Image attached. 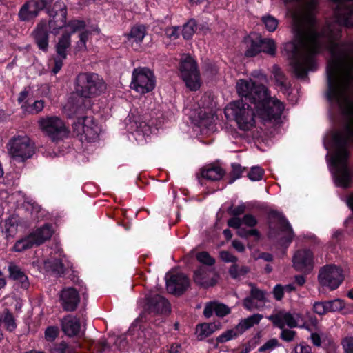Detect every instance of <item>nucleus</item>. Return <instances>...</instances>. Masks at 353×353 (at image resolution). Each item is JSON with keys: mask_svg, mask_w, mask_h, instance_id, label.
Segmentation results:
<instances>
[{"mask_svg": "<svg viewBox=\"0 0 353 353\" xmlns=\"http://www.w3.org/2000/svg\"><path fill=\"white\" fill-rule=\"evenodd\" d=\"M238 94L248 100L256 109L263 122H270L280 118L284 105L279 99L270 97L268 90L261 84H256L251 79H240L236 82Z\"/></svg>", "mask_w": 353, "mask_h": 353, "instance_id": "f257e3e1", "label": "nucleus"}, {"mask_svg": "<svg viewBox=\"0 0 353 353\" xmlns=\"http://www.w3.org/2000/svg\"><path fill=\"white\" fill-rule=\"evenodd\" d=\"M254 105L245 103L243 99L237 100L228 104L225 114L234 119L238 127L245 131L252 130L256 125Z\"/></svg>", "mask_w": 353, "mask_h": 353, "instance_id": "f03ea898", "label": "nucleus"}, {"mask_svg": "<svg viewBox=\"0 0 353 353\" xmlns=\"http://www.w3.org/2000/svg\"><path fill=\"white\" fill-rule=\"evenodd\" d=\"M106 88L103 79L95 73H81L76 79V92L83 97L90 98L102 93Z\"/></svg>", "mask_w": 353, "mask_h": 353, "instance_id": "7ed1b4c3", "label": "nucleus"}, {"mask_svg": "<svg viewBox=\"0 0 353 353\" xmlns=\"http://www.w3.org/2000/svg\"><path fill=\"white\" fill-rule=\"evenodd\" d=\"M39 129L51 141L57 142L69 137L70 130L59 117L47 116L38 121Z\"/></svg>", "mask_w": 353, "mask_h": 353, "instance_id": "20e7f679", "label": "nucleus"}, {"mask_svg": "<svg viewBox=\"0 0 353 353\" xmlns=\"http://www.w3.org/2000/svg\"><path fill=\"white\" fill-rule=\"evenodd\" d=\"M10 157L18 162L30 158L34 152V145L30 137L26 134L12 137L7 144Z\"/></svg>", "mask_w": 353, "mask_h": 353, "instance_id": "39448f33", "label": "nucleus"}, {"mask_svg": "<svg viewBox=\"0 0 353 353\" xmlns=\"http://www.w3.org/2000/svg\"><path fill=\"white\" fill-rule=\"evenodd\" d=\"M181 77L185 85L192 91L199 90L201 85L199 72L195 61L189 55L184 54L180 63Z\"/></svg>", "mask_w": 353, "mask_h": 353, "instance_id": "423d86ee", "label": "nucleus"}, {"mask_svg": "<svg viewBox=\"0 0 353 353\" xmlns=\"http://www.w3.org/2000/svg\"><path fill=\"white\" fill-rule=\"evenodd\" d=\"M155 77L148 68H135L132 74L130 88L136 92L144 94L154 90L155 87Z\"/></svg>", "mask_w": 353, "mask_h": 353, "instance_id": "0eeeda50", "label": "nucleus"}, {"mask_svg": "<svg viewBox=\"0 0 353 353\" xmlns=\"http://www.w3.org/2000/svg\"><path fill=\"white\" fill-rule=\"evenodd\" d=\"M73 132L81 141H95L99 137V128L92 117L79 118L72 125Z\"/></svg>", "mask_w": 353, "mask_h": 353, "instance_id": "6e6552de", "label": "nucleus"}, {"mask_svg": "<svg viewBox=\"0 0 353 353\" xmlns=\"http://www.w3.org/2000/svg\"><path fill=\"white\" fill-rule=\"evenodd\" d=\"M318 279L322 286L333 290L341 285L343 280V275L341 268L334 265H329L321 268Z\"/></svg>", "mask_w": 353, "mask_h": 353, "instance_id": "1a4fd4ad", "label": "nucleus"}, {"mask_svg": "<svg viewBox=\"0 0 353 353\" xmlns=\"http://www.w3.org/2000/svg\"><path fill=\"white\" fill-rule=\"evenodd\" d=\"M50 20L48 26L51 32L57 34L60 30L66 25L67 8L62 1H57L54 3L51 10H48Z\"/></svg>", "mask_w": 353, "mask_h": 353, "instance_id": "9d476101", "label": "nucleus"}, {"mask_svg": "<svg viewBox=\"0 0 353 353\" xmlns=\"http://www.w3.org/2000/svg\"><path fill=\"white\" fill-rule=\"evenodd\" d=\"M268 319L272 322L274 326L283 329L285 326L290 328L297 327L299 322L303 321V316L300 313H290L285 311H279L270 315Z\"/></svg>", "mask_w": 353, "mask_h": 353, "instance_id": "9b49d317", "label": "nucleus"}, {"mask_svg": "<svg viewBox=\"0 0 353 353\" xmlns=\"http://www.w3.org/2000/svg\"><path fill=\"white\" fill-rule=\"evenodd\" d=\"M52 1L28 0L21 6L19 12V17L21 21H30L35 18L41 10L51 3Z\"/></svg>", "mask_w": 353, "mask_h": 353, "instance_id": "f8f14e48", "label": "nucleus"}, {"mask_svg": "<svg viewBox=\"0 0 353 353\" xmlns=\"http://www.w3.org/2000/svg\"><path fill=\"white\" fill-rule=\"evenodd\" d=\"M193 279L200 287L208 288L217 283L219 275L213 269L200 267L194 272Z\"/></svg>", "mask_w": 353, "mask_h": 353, "instance_id": "ddd939ff", "label": "nucleus"}, {"mask_svg": "<svg viewBox=\"0 0 353 353\" xmlns=\"http://www.w3.org/2000/svg\"><path fill=\"white\" fill-rule=\"evenodd\" d=\"M292 262L296 270L308 272L314 266L313 253L307 249L298 250L293 256Z\"/></svg>", "mask_w": 353, "mask_h": 353, "instance_id": "4468645a", "label": "nucleus"}, {"mask_svg": "<svg viewBox=\"0 0 353 353\" xmlns=\"http://www.w3.org/2000/svg\"><path fill=\"white\" fill-rule=\"evenodd\" d=\"M147 309L150 312L168 313L170 312L169 302L159 294H150L147 296Z\"/></svg>", "mask_w": 353, "mask_h": 353, "instance_id": "2eb2a0df", "label": "nucleus"}, {"mask_svg": "<svg viewBox=\"0 0 353 353\" xmlns=\"http://www.w3.org/2000/svg\"><path fill=\"white\" fill-rule=\"evenodd\" d=\"M61 304L66 311H74L79 303V294L73 288H67L61 291L59 295Z\"/></svg>", "mask_w": 353, "mask_h": 353, "instance_id": "dca6fc26", "label": "nucleus"}, {"mask_svg": "<svg viewBox=\"0 0 353 353\" xmlns=\"http://www.w3.org/2000/svg\"><path fill=\"white\" fill-rule=\"evenodd\" d=\"M189 285V279L183 274H173L166 281L168 291L175 294H182Z\"/></svg>", "mask_w": 353, "mask_h": 353, "instance_id": "f3484780", "label": "nucleus"}, {"mask_svg": "<svg viewBox=\"0 0 353 353\" xmlns=\"http://www.w3.org/2000/svg\"><path fill=\"white\" fill-rule=\"evenodd\" d=\"M34 39L39 49L46 51L48 48V33L47 22L41 21L32 32Z\"/></svg>", "mask_w": 353, "mask_h": 353, "instance_id": "a211bd4d", "label": "nucleus"}, {"mask_svg": "<svg viewBox=\"0 0 353 353\" xmlns=\"http://www.w3.org/2000/svg\"><path fill=\"white\" fill-rule=\"evenodd\" d=\"M146 35V28L143 26H136L132 28L127 37L128 43L135 50L140 49L141 43Z\"/></svg>", "mask_w": 353, "mask_h": 353, "instance_id": "6ab92c4d", "label": "nucleus"}, {"mask_svg": "<svg viewBox=\"0 0 353 353\" xmlns=\"http://www.w3.org/2000/svg\"><path fill=\"white\" fill-rule=\"evenodd\" d=\"M219 317H223L230 313V308L223 303L218 301H210L205 304L203 314L205 317L209 318L213 314Z\"/></svg>", "mask_w": 353, "mask_h": 353, "instance_id": "aec40b11", "label": "nucleus"}, {"mask_svg": "<svg viewBox=\"0 0 353 353\" xmlns=\"http://www.w3.org/2000/svg\"><path fill=\"white\" fill-rule=\"evenodd\" d=\"M63 331L69 336L77 335L80 331L79 320L74 316H68L62 321Z\"/></svg>", "mask_w": 353, "mask_h": 353, "instance_id": "412c9836", "label": "nucleus"}, {"mask_svg": "<svg viewBox=\"0 0 353 353\" xmlns=\"http://www.w3.org/2000/svg\"><path fill=\"white\" fill-rule=\"evenodd\" d=\"M53 234L52 226L46 224L41 228H38L35 232L30 234L36 245H39L49 240Z\"/></svg>", "mask_w": 353, "mask_h": 353, "instance_id": "4be33fe9", "label": "nucleus"}, {"mask_svg": "<svg viewBox=\"0 0 353 353\" xmlns=\"http://www.w3.org/2000/svg\"><path fill=\"white\" fill-rule=\"evenodd\" d=\"M71 46V36L70 33L68 31L63 32L59 38L58 41L55 46L56 52L59 57L62 59H65L67 57V50Z\"/></svg>", "mask_w": 353, "mask_h": 353, "instance_id": "5701e85b", "label": "nucleus"}, {"mask_svg": "<svg viewBox=\"0 0 353 353\" xmlns=\"http://www.w3.org/2000/svg\"><path fill=\"white\" fill-rule=\"evenodd\" d=\"M201 174L209 181H218L223 176L225 171L220 166L209 165L201 170Z\"/></svg>", "mask_w": 353, "mask_h": 353, "instance_id": "b1692460", "label": "nucleus"}, {"mask_svg": "<svg viewBox=\"0 0 353 353\" xmlns=\"http://www.w3.org/2000/svg\"><path fill=\"white\" fill-rule=\"evenodd\" d=\"M8 272L10 278L19 281L22 288H27L28 287L29 283L28 281V277L24 272L21 271L19 267L12 263H10L8 266Z\"/></svg>", "mask_w": 353, "mask_h": 353, "instance_id": "393cba45", "label": "nucleus"}, {"mask_svg": "<svg viewBox=\"0 0 353 353\" xmlns=\"http://www.w3.org/2000/svg\"><path fill=\"white\" fill-rule=\"evenodd\" d=\"M272 73L277 85L280 88L281 90L285 93H287L290 88V83L282 72L281 68L277 65H273L272 68Z\"/></svg>", "mask_w": 353, "mask_h": 353, "instance_id": "a878e982", "label": "nucleus"}, {"mask_svg": "<svg viewBox=\"0 0 353 353\" xmlns=\"http://www.w3.org/2000/svg\"><path fill=\"white\" fill-rule=\"evenodd\" d=\"M262 319L263 315L261 314H253L241 321V322L236 325V330L241 334L249 328L253 327L254 325L259 323Z\"/></svg>", "mask_w": 353, "mask_h": 353, "instance_id": "bb28decb", "label": "nucleus"}, {"mask_svg": "<svg viewBox=\"0 0 353 353\" xmlns=\"http://www.w3.org/2000/svg\"><path fill=\"white\" fill-rule=\"evenodd\" d=\"M245 43L247 48V50L245 52V55L246 57H252L261 52V48H260L259 40L254 41L250 38H248L245 39Z\"/></svg>", "mask_w": 353, "mask_h": 353, "instance_id": "cd10ccee", "label": "nucleus"}, {"mask_svg": "<svg viewBox=\"0 0 353 353\" xmlns=\"http://www.w3.org/2000/svg\"><path fill=\"white\" fill-rule=\"evenodd\" d=\"M26 210L30 212V214L35 219H39L44 216L45 211L37 203L33 201H26L24 203Z\"/></svg>", "mask_w": 353, "mask_h": 353, "instance_id": "c85d7f7f", "label": "nucleus"}, {"mask_svg": "<svg viewBox=\"0 0 353 353\" xmlns=\"http://www.w3.org/2000/svg\"><path fill=\"white\" fill-rule=\"evenodd\" d=\"M34 245H36L30 234L28 236L17 241L13 247V250L16 252H23Z\"/></svg>", "mask_w": 353, "mask_h": 353, "instance_id": "c756f323", "label": "nucleus"}, {"mask_svg": "<svg viewBox=\"0 0 353 353\" xmlns=\"http://www.w3.org/2000/svg\"><path fill=\"white\" fill-rule=\"evenodd\" d=\"M260 48L261 52H265L270 55L274 56L276 52V44L273 39H259Z\"/></svg>", "mask_w": 353, "mask_h": 353, "instance_id": "7c9ffc66", "label": "nucleus"}, {"mask_svg": "<svg viewBox=\"0 0 353 353\" xmlns=\"http://www.w3.org/2000/svg\"><path fill=\"white\" fill-rule=\"evenodd\" d=\"M90 36V32L88 30L83 31L79 34V41H77L74 47L76 52H85L87 50L86 43Z\"/></svg>", "mask_w": 353, "mask_h": 353, "instance_id": "2f4dec72", "label": "nucleus"}, {"mask_svg": "<svg viewBox=\"0 0 353 353\" xmlns=\"http://www.w3.org/2000/svg\"><path fill=\"white\" fill-rule=\"evenodd\" d=\"M45 268L57 274H62L64 272L63 265L60 259H48L45 261Z\"/></svg>", "mask_w": 353, "mask_h": 353, "instance_id": "473e14b6", "label": "nucleus"}, {"mask_svg": "<svg viewBox=\"0 0 353 353\" xmlns=\"http://www.w3.org/2000/svg\"><path fill=\"white\" fill-rule=\"evenodd\" d=\"M44 105L45 103L43 100H37L30 105L23 104L21 108L29 114H38L43 110Z\"/></svg>", "mask_w": 353, "mask_h": 353, "instance_id": "72a5a7b5", "label": "nucleus"}, {"mask_svg": "<svg viewBox=\"0 0 353 353\" xmlns=\"http://www.w3.org/2000/svg\"><path fill=\"white\" fill-rule=\"evenodd\" d=\"M250 296L254 299H256V301H257L259 303L261 304L263 307L265 305V303L267 301L266 292L257 288L253 285H250Z\"/></svg>", "mask_w": 353, "mask_h": 353, "instance_id": "f704fd0d", "label": "nucleus"}, {"mask_svg": "<svg viewBox=\"0 0 353 353\" xmlns=\"http://www.w3.org/2000/svg\"><path fill=\"white\" fill-rule=\"evenodd\" d=\"M279 225L281 230L286 234L288 241L291 242L294 237V232L288 221L283 217H279Z\"/></svg>", "mask_w": 353, "mask_h": 353, "instance_id": "c9c22d12", "label": "nucleus"}, {"mask_svg": "<svg viewBox=\"0 0 353 353\" xmlns=\"http://www.w3.org/2000/svg\"><path fill=\"white\" fill-rule=\"evenodd\" d=\"M85 27V23L83 21L81 20H71L69 22L66 23L65 28H66L65 31H68L70 33V36L72 34L78 32L84 29Z\"/></svg>", "mask_w": 353, "mask_h": 353, "instance_id": "e433bc0d", "label": "nucleus"}, {"mask_svg": "<svg viewBox=\"0 0 353 353\" xmlns=\"http://www.w3.org/2000/svg\"><path fill=\"white\" fill-rule=\"evenodd\" d=\"M250 269L247 266H241L239 267L236 264H233L231 265L229 273L230 276L234 279H238L241 276H245L247 273H248Z\"/></svg>", "mask_w": 353, "mask_h": 353, "instance_id": "4c0bfd02", "label": "nucleus"}, {"mask_svg": "<svg viewBox=\"0 0 353 353\" xmlns=\"http://www.w3.org/2000/svg\"><path fill=\"white\" fill-rule=\"evenodd\" d=\"M196 29V23L192 19L188 21L183 27L182 35L185 39H190Z\"/></svg>", "mask_w": 353, "mask_h": 353, "instance_id": "58836bf2", "label": "nucleus"}, {"mask_svg": "<svg viewBox=\"0 0 353 353\" xmlns=\"http://www.w3.org/2000/svg\"><path fill=\"white\" fill-rule=\"evenodd\" d=\"M3 323L4 327L10 332H12L15 330L17 327V324L15 323V320L11 313L8 311H6L3 315V319H0V324Z\"/></svg>", "mask_w": 353, "mask_h": 353, "instance_id": "ea45409f", "label": "nucleus"}, {"mask_svg": "<svg viewBox=\"0 0 353 353\" xmlns=\"http://www.w3.org/2000/svg\"><path fill=\"white\" fill-rule=\"evenodd\" d=\"M261 21L265 25V28L269 32H274L278 27V20L270 14H266L261 18Z\"/></svg>", "mask_w": 353, "mask_h": 353, "instance_id": "a19ab883", "label": "nucleus"}, {"mask_svg": "<svg viewBox=\"0 0 353 353\" xmlns=\"http://www.w3.org/2000/svg\"><path fill=\"white\" fill-rule=\"evenodd\" d=\"M196 258L200 263L207 265L211 266L215 263L214 259H213L207 252H201L197 253Z\"/></svg>", "mask_w": 353, "mask_h": 353, "instance_id": "79ce46f5", "label": "nucleus"}, {"mask_svg": "<svg viewBox=\"0 0 353 353\" xmlns=\"http://www.w3.org/2000/svg\"><path fill=\"white\" fill-rule=\"evenodd\" d=\"M326 305L327 306L328 312L340 311L345 306L343 301L341 299L326 301Z\"/></svg>", "mask_w": 353, "mask_h": 353, "instance_id": "37998d69", "label": "nucleus"}, {"mask_svg": "<svg viewBox=\"0 0 353 353\" xmlns=\"http://www.w3.org/2000/svg\"><path fill=\"white\" fill-rule=\"evenodd\" d=\"M239 334H241V332H237L236 327L234 330H228L227 332L217 337V341L219 343H225L236 337Z\"/></svg>", "mask_w": 353, "mask_h": 353, "instance_id": "c03bdc74", "label": "nucleus"}, {"mask_svg": "<svg viewBox=\"0 0 353 353\" xmlns=\"http://www.w3.org/2000/svg\"><path fill=\"white\" fill-rule=\"evenodd\" d=\"M239 334H241V332H237L236 327L234 330H228L227 332L217 337V341L219 343H225L236 337Z\"/></svg>", "mask_w": 353, "mask_h": 353, "instance_id": "a18cd8bd", "label": "nucleus"}, {"mask_svg": "<svg viewBox=\"0 0 353 353\" xmlns=\"http://www.w3.org/2000/svg\"><path fill=\"white\" fill-rule=\"evenodd\" d=\"M59 330L56 326H50L45 331V339L49 342H52L58 336Z\"/></svg>", "mask_w": 353, "mask_h": 353, "instance_id": "49530a36", "label": "nucleus"}, {"mask_svg": "<svg viewBox=\"0 0 353 353\" xmlns=\"http://www.w3.org/2000/svg\"><path fill=\"white\" fill-rule=\"evenodd\" d=\"M263 173V170L259 166L252 167L248 173V177L251 181H259L262 179Z\"/></svg>", "mask_w": 353, "mask_h": 353, "instance_id": "de8ad7c7", "label": "nucleus"}, {"mask_svg": "<svg viewBox=\"0 0 353 353\" xmlns=\"http://www.w3.org/2000/svg\"><path fill=\"white\" fill-rule=\"evenodd\" d=\"M243 304L244 307L248 310H252L262 307V305L259 304V302L256 301V299H254L250 296L243 300Z\"/></svg>", "mask_w": 353, "mask_h": 353, "instance_id": "09e8293b", "label": "nucleus"}, {"mask_svg": "<svg viewBox=\"0 0 353 353\" xmlns=\"http://www.w3.org/2000/svg\"><path fill=\"white\" fill-rule=\"evenodd\" d=\"M232 170L231 172V176H232V179L230 181V183H232L236 179H239L245 170L244 168L241 167V165L238 163H233L232 165Z\"/></svg>", "mask_w": 353, "mask_h": 353, "instance_id": "8fccbe9b", "label": "nucleus"}, {"mask_svg": "<svg viewBox=\"0 0 353 353\" xmlns=\"http://www.w3.org/2000/svg\"><path fill=\"white\" fill-rule=\"evenodd\" d=\"M313 311L319 314L323 315L328 312L326 301L324 302H315L313 305Z\"/></svg>", "mask_w": 353, "mask_h": 353, "instance_id": "3c124183", "label": "nucleus"}, {"mask_svg": "<svg viewBox=\"0 0 353 353\" xmlns=\"http://www.w3.org/2000/svg\"><path fill=\"white\" fill-rule=\"evenodd\" d=\"M53 353H74L73 350L65 342H61L54 346Z\"/></svg>", "mask_w": 353, "mask_h": 353, "instance_id": "603ef678", "label": "nucleus"}, {"mask_svg": "<svg viewBox=\"0 0 353 353\" xmlns=\"http://www.w3.org/2000/svg\"><path fill=\"white\" fill-rule=\"evenodd\" d=\"M278 345V340L276 339H272L265 342L262 346H261L259 349V351L263 352L267 350H272Z\"/></svg>", "mask_w": 353, "mask_h": 353, "instance_id": "864d4df0", "label": "nucleus"}, {"mask_svg": "<svg viewBox=\"0 0 353 353\" xmlns=\"http://www.w3.org/2000/svg\"><path fill=\"white\" fill-rule=\"evenodd\" d=\"M216 325L214 324H203L200 326V335L206 337L214 332Z\"/></svg>", "mask_w": 353, "mask_h": 353, "instance_id": "5fc2aeb1", "label": "nucleus"}, {"mask_svg": "<svg viewBox=\"0 0 353 353\" xmlns=\"http://www.w3.org/2000/svg\"><path fill=\"white\" fill-rule=\"evenodd\" d=\"M282 330V332H281V338L285 341H287V342H290V341H292L296 332L295 331H293V330H289V329H281Z\"/></svg>", "mask_w": 353, "mask_h": 353, "instance_id": "6e6d98bb", "label": "nucleus"}, {"mask_svg": "<svg viewBox=\"0 0 353 353\" xmlns=\"http://www.w3.org/2000/svg\"><path fill=\"white\" fill-rule=\"evenodd\" d=\"M165 34L170 40H176L179 35V29L176 26L167 28Z\"/></svg>", "mask_w": 353, "mask_h": 353, "instance_id": "4d7b16f0", "label": "nucleus"}, {"mask_svg": "<svg viewBox=\"0 0 353 353\" xmlns=\"http://www.w3.org/2000/svg\"><path fill=\"white\" fill-rule=\"evenodd\" d=\"M219 255L221 260L226 263H235L237 261V258L228 251H221Z\"/></svg>", "mask_w": 353, "mask_h": 353, "instance_id": "13d9d810", "label": "nucleus"}, {"mask_svg": "<svg viewBox=\"0 0 353 353\" xmlns=\"http://www.w3.org/2000/svg\"><path fill=\"white\" fill-rule=\"evenodd\" d=\"M343 347L346 353H353V337H347L342 342Z\"/></svg>", "mask_w": 353, "mask_h": 353, "instance_id": "bf43d9fd", "label": "nucleus"}, {"mask_svg": "<svg viewBox=\"0 0 353 353\" xmlns=\"http://www.w3.org/2000/svg\"><path fill=\"white\" fill-rule=\"evenodd\" d=\"M243 224L248 227H254L257 224V220L251 214H246L242 219Z\"/></svg>", "mask_w": 353, "mask_h": 353, "instance_id": "052dcab7", "label": "nucleus"}, {"mask_svg": "<svg viewBox=\"0 0 353 353\" xmlns=\"http://www.w3.org/2000/svg\"><path fill=\"white\" fill-rule=\"evenodd\" d=\"M245 211V205L244 203H241L238 206L234 208L231 207L228 210V212L233 216H239L244 213Z\"/></svg>", "mask_w": 353, "mask_h": 353, "instance_id": "680f3d73", "label": "nucleus"}, {"mask_svg": "<svg viewBox=\"0 0 353 353\" xmlns=\"http://www.w3.org/2000/svg\"><path fill=\"white\" fill-rule=\"evenodd\" d=\"M243 224L242 219L234 216L228 221V225L230 228H233L235 229H239L241 225Z\"/></svg>", "mask_w": 353, "mask_h": 353, "instance_id": "e2e57ef3", "label": "nucleus"}, {"mask_svg": "<svg viewBox=\"0 0 353 353\" xmlns=\"http://www.w3.org/2000/svg\"><path fill=\"white\" fill-rule=\"evenodd\" d=\"M63 59H62V58H61L60 57L54 59V66L52 69V72H53V74H56L60 71L61 68L63 66Z\"/></svg>", "mask_w": 353, "mask_h": 353, "instance_id": "0e129e2a", "label": "nucleus"}, {"mask_svg": "<svg viewBox=\"0 0 353 353\" xmlns=\"http://www.w3.org/2000/svg\"><path fill=\"white\" fill-rule=\"evenodd\" d=\"M283 292H284L283 287L281 285H276L274 288V290H273V294H274V298L277 301L281 300L283 296Z\"/></svg>", "mask_w": 353, "mask_h": 353, "instance_id": "69168bd1", "label": "nucleus"}, {"mask_svg": "<svg viewBox=\"0 0 353 353\" xmlns=\"http://www.w3.org/2000/svg\"><path fill=\"white\" fill-rule=\"evenodd\" d=\"M233 248L239 252H243L245 251L244 245L239 240H234L232 242Z\"/></svg>", "mask_w": 353, "mask_h": 353, "instance_id": "338daca9", "label": "nucleus"}, {"mask_svg": "<svg viewBox=\"0 0 353 353\" xmlns=\"http://www.w3.org/2000/svg\"><path fill=\"white\" fill-rule=\"evenodd\" d=\"M311 340L312 343L317 347H320L321 345V339L320 336L316 333H312L311 334Z\"/></svg>", "mask_w": 353, "mask_h": 353, "instance_id": "774afa93", "label": "nucleus"}]
</instances>
